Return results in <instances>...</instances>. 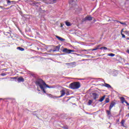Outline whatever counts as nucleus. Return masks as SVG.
<instances>
[{
    "label": "nucleus",
    "instance_id": "473e14b6",
    "mask_svg": "<svg viewBox=\"0 0 129 129\" xmlns=\"http://www.w3.org/2000/svg\"><path fill=\"white\" fill-rule=\"evenodd\" d=\"M121 35H122V38H125V35H124V34L121 33Z\"/></svg>",
    "mask_w": 129,
    "mask_h": 129
},
{
    "label": "nucleus",
    "instance_id": "2eb2a0df",
    "mask_svg": "<svg viewBox=\"0 0 129 129\" xmlns=\"http://www.w3.org/2000/svg\"><path fill=\"white\" fill-rule=\"evenodd\" d=\"M104 86L106 87L107 88H111V86H110L108 84L104 83Z\"/></svg>",
    "mask_w": 129,
    "mask_h": 129
},
{
    "label": "nucleus",
    "instance_id": "9b49d317",
    "mask_svg": "<svg viewBox=\"0 0 129 129\" xmlns=\"http://www.w3.org/2000/svg\"><path fill=\"white\" fill-rule=\"evenodd\" d=\"M29 73H30L29 74L31 75V76H33V77H34V78L38 79V75L33 73V72H29Z\"/></svg>",
    "mask_w": 129,
    "mask_h": 129
},
{
    "label": "nucleus",
    "instance_id": "7ed1b4c3",
    "mask_svg": "<svg viewBox=\"0 0 129 129\" xmlns=\"http://www.w3.org/2000/svg\"><path fill=\"white\" fill-rule=\"evenodd\" d=\"M70 88L72 90H77L80 88L81 84L79 82H74L69 85Z\"/></svg>",
    "mask_w": 129,
    "mask_h": 129
},
{
    "label": "nucleus",
    "instance_id": "c03bdc74",
    "mask_svg": "<svg viewBox=\"0 0 129 129\" xmlns=\"http://www.w3.org/2000/svg\"><path fill=\"white\" fill-rule=\"evenodd\" d=\"M71 2H72L73 3V0H71Z\"/></svg>",
    "mask_w": 129,
    "mask_h": 129
},
{
    "label": "nucleus",
    "instance_id": "412c9836",
    "mask_svg": "<svg viewBox=\"0 0 129 129\" xmlns=\"http://www.w3.org/2000/svg\"><path fill=\"white\" fill-rule=\"evenodd\" d=\"M49 1H50V2L49 3V4L53 5V4H55V3H56V1L57 0H49Z\"/></svg>",
    "mask_w": 129,
    "mask_h": 129
},
{
    "label": "nucleus",
    "instance_id": "2f4dec72",
    "mask_svg": "<svg viewBox=\"0 0 129 129\" xmlns=\"http://www.w3.org/2000/svg\"><path fill=\"white\" fill-rule=\"evenodd\" d=\"M7 4H8V5H10V4H11V1L8 0V1H7Z\"/></svg>",
    "mask_w": 129,
    "mask_h": 129
},
{
    "label": "nucleus",
    "instance_id": "58836bf2",
    "mask_svg": "<svg viewBox=\"0 0 129 129\" xmlns=\"http://www.w3.org/2000/svg\"><path fill=\"white\" fill-rule=\"evenodd\" d=\"M60 27H61V28H62V27H63V25H62V24H61Z\"/></svg>",
    "mask_w": 129,
    "mask_h": 129
},
{
    "label": "nucleus",
    "instance_id": "4468645a",
    "mask_svg": "<svg viewBox=\"0 0 129 129\" xmlns=\"http://www.w3.org/2000/svg\"><path fill=\"white\" fill-rule=\"evenodd\" d=\"M120 100H121V102L122 103H123L125 102H127L125 100V98L124 97H121V98H120Z\"/></svg>",
    "mask_w": 129,
    "mask_h": 129
},
{
    "label": "nucleus",
    "instance_id": "4be33fe9",
    "mask_svg": "<svg viewBox=\"0 0 129 129\" xmlns=\"http://www.w3.org/2000/svg\"><path fill=\"white\" fill-rule=\"evenodd\" d=\"M92 103H93V100H89V102H88L87 104H88V105L90 106L91 104H92Z\"/></svg>",
    "mask_w": 129,
    "mask_h": 129
},
{
    "label": "nucleus",
    "instance_id": "f704fd0d",
    "mask_svg": "<svg viewBox=\"0 0 129 129\" xmlns=\"http://www.w3.org/2000/svg\"><path fill=\"white\" fill-rule=\"evenodd\" d=\"M37 81H43V80L39 79L38 80H37Z\"/></svg>",
    "mask_w": 129,
    "mask_h": 129
},
{
    "label": "nucleus",
    "instance_id": "ddd939ff",
    "mask_svg": "<svg viewBox=\"0 0 129 129\" xmlns=\"http://www.w3.org/2000/svg\"><path fill=\"white\" fill-rule=\"evenodd\" d=\"M60 50V46H56L54 49L53 50V52H57Z\"/></svg>",
    "mask_w": 129,
    "mask_h": 129
},
{
    "label": "nucleus",
    "instance_id": "393cba45",
    "mask_svg": "<svg viewBox=\"0 0 129 129\" xmlns=\"http://www.w3.org/2000/svg\"><path fill=\"white\" fill-rule=\"evenodd\" d=\"M109 101H110L109 98H106V100H105V103H109Z\"/></svg>",
    "mask_w": 129,
    "mask_h": 129
},
{
    "label": "nucleus",
    "instance_id": "6ab92c4d",
    "mask_svg": "<svg viewBox=\"0 0 129 129\" xmlns=\"http://www.w3.org/2000/svg\"><path fill=\"white\" fill-rule=\"evenodd\" d=\"M105 98V95H104L102 97V98H101L99 100V101L100 102H102L104 101V99Z\"/></svg>",
    "mask_w": 129,
    "mask_h": 129
},
{
    "label": "nucleus",
    "instance_id": "b1692460",
    "mask_svg": "<svg viewBox=\"0 0 129 129\" xmlns=\"http://www.w3.org/2000/svg\"><path fill=\"white\" fill-rule=\"evenodd\" d=\"M108 56H110V57H114V56H115V54L114 53H108Z\"/></svg>",
    "mask_w": 129,
    "mask_h": 129
},
{
    "label": "nucleus",
    "instance_id": "dca6fc26",
    "mask_svg": "<svg viewBox=\"0 0 129 129\" xmlns=\"http://www.w3.org/2000/svg\"><path fill=\"white\" fill-rule=\"evenodd\" d=\"M117 74H118V73L117 72V71H113L112 73L113 76H117Z\"/></svg>",
    "mask_w": 129,
    "mask_h": 129
},
{
    "label": "nucleus",
    "instance_id": "0eeeda50",
    "mask_svg": "<svg viewBox=\"0 0 129 129\" xmlns=\"http://www.w3.org/2000/svg\"><path fill=\"white\" fill-rule=\"evenodd\" d=\"M62 52H63V53H67V54H70L71 52H74V50H71V49H68L67 48H64L62 50Z\"/></svg>",
    "mask_w": 129,
    "mask_h": 129
},
{
    "label": "nucleus",
    "instance_id": "72a5a7b5",
    "mask_svg": "<svg viewBox=\"0 0 129 129\" xmlns=\"http://www.w3.org/2000/svg\"><path fill=\"white\" fill-rule=\"evenodd\" d=\"M124 103H125V104H127V106H129V103H128V102H127L126 101V102H124Z\"/></svg>",
    "mask_w": 129,
    "mask_h": 129
},
{
    "label": "nucleus",
    "instance_id": "f03ea898",
    "mask_svg": "<svg viewBox=\"0 0 129 129\" xmlns=\"http://www.w3.org/2000/svg\"><path fill=\"white\" fill-rule=\"evenodd\" d=\"M73 79L74 80H86L87 81H104V80L100 78L98 79H94V78H86L84 79H72L70 78H66V80H69L70 81H72Z\"/></svg>",
    "mask_w": 129,
    "mask_h": 129
},
{
    "label": "nucleus",
    "instance_id": "79ce46f5",
    "mask_svg": "<svg viewBox=\"0 0 129 129\" xmlns=\"http://www.w3.org/2000/svg\"><path fill=\"white\" fill-rule=\"evenodd\" d=\"M127 40H129V38L128 37L127 38Z\"/></svg>",
    "mask_w": 129,
    "mask_h": 129
},
{
    "label": "nucleus",
    "instance_id": "a211bd4d",
    "mask_svg": "<svg viewBox=\"0 0 129 129\" xmlns=\"http://www.w3.org/2000/svg\"><path fill=\"white\" fill-rule=\"evenodd\" d=\"M17 49V50H19V51H25V48L21 47H18Z\"/></svg>",
    "mask_w": 129,
    "mask_h": 129
},
{
    "label": "nucleus",
    "instance_id": "4c0bfd02",
    "mask_svg": "<svg viewBox=\"0 0 129 129\" xmlns=\"http://www.w3.org/2000/svg\"><path fill=\"white\" fill-rule=\"evenodd\" d=\"M126 116L129 117V113H128L127 115H126Z\"/></svg>",
    "mask_w": 129,
    "mask_h": 129
},
{
    "label": "nucleus",
    "instance_id": "37998d69",
    "mask_svg": "<svg viewBox=\"0 0 129 129\" xmlns=\"http://www.w3.org/2000/svg\"><path fill=\"white\" fill-rule=\"evenodd\" d=\"M3 100V98H0V100Z\"/></svg>",
    "mask_w": 129,
    "mask_h": 129
},
{
    "label": "nucleus",
    "instance_id": "5701e85b",
    "mask_svg": "<svg viewBox=\"0 0 129 129\" xmlns=\"http://www.w3.org/2000/svg\"><path fill=\"white\" fill-rule=\"evenodd\" d=\"M99 47H100V45H98L97 47L93 48L92 49V51H96V50H98V49H100Z\"/></svg>",
    "mask_w": 129,
    "mask_h": 129
},
{
    "label": "nucleus",
    "instance_id": "39448f33",
    "mask_svg": "<svg viewBox=\"0 0 129 129\" xmlns=\"http://www.w3.org/2000/svg\"><path fill=\"white\" fill-rule=\"evenodd\" d=\"M87 21H89V22L92 21V17H91V16H87L85 18L82 20L83 22H87Z\"/></svg>",
    "mask_w": 129,
    "mask_h": 129
},
{
    "label": "nucleus",
    "instance_id": "7c9ffc66",
    "mask_svg": "<svg viewBox=\"0 0 129 129\" xmlns=\"http://www.w3.org/2000/svg\"><path fill=\"white\" fill-rule=\"evenodd\" d=\"M63 129H68V126H63V127H62Z\"/></svg>",
    "mask_w": 129,
    "mask_h": 129
},
{
    "label": "nucleus",
    "instance_id": "a19ab883",
    "mask_svg": "<svg viewBox=\"0 0 129 129\" xmlns=\"http://www.w3.org/2000/svg\"><path fill=\"white\" fill-rule=\"evenodd\" d=\"M24 16H25V17H27V16H28V15H24Z\"/></svg>",
    "mask_w": 129,
    "mask_h": 129
},
{
    "label": "nucleus",
    "instance_id": "a18cd8bd",
    "mask_svg": "<svg viewBox=\"0 0 129 129\" xmlns=\"http://www.w3.org/2000/svg\"><path fill=\"white\" fill-rule=\"evenodd\" d=\"M94 22H96V20H94Z\"/></svg>",
    "mask_w": 129,
    "mask_h": 129
},
{
    "label": "nucleus",
    "instance_id": "1a4fd4ad",
    "mask_svg": "<svg viewBox=\"0 0 129 129\" xmlns=\"http://www.w3.org/2000/svg\"><path fill=\"white\" fill-rule=\"evenodd\" d=\"M92 95H93V99L94 100H96L97 98H99V95L98 94H96L95 93H93V94H92Z\"/></svg>",
    "mask_w": 129,
    "mask_h": 129
},
{
    "label": "nucleus",
    "instance_id": "c756f323",
    "mask_svg": "<svg viewBox=\"0 0 129 129\" xmlns=\"http://www.w3.org/2000/svg\"><path fill=\"white\" fill-rule=\"evenodd\" d=\"M6 75H7V74H6V73H3L1 74L2 76H6Z\"/></svg>",
    "mask_w": 129,
    "mask_h": 129
},
{
    "label": "nucleus",
    "instance_id": "a878e982",
    "mask_svg": "<svg viewBox=\"0 0 129 129\" xmlns=\"http://www.w3.org/2000/svg\"><path fill=\"white\" fill-rule=\"evenodd\" d=\"M116 22H117V23H119L120 24H121V25H125V23L121 22L120 21H118L117 20H115Z\"/></svg>",
    "mask_w": 129,
    "mask_h": 129
},
{
    "label": "nucleus",
    "instance_id": "9d476101",
    "mask_svg": "<svg viewBox=\"0 0 129 129\" xmlns=\"http://www.w3.org/2000/svg\"><path fill=\"white\" fill-rule=\"evenodd\" d=\"M116 104V103L115 102H111V104L110 105V107H109V109L110 110H111L112 108H113V107L114 106V105Z\"/></svg>",
    "mask_w": 129,
    "mask_h": 129
},
{
    "label": "nucleus",
    "instance_id": "bb28decb",
    "mask_svg": "<svg viewBox=\"0 0 129 129\" xmlns=\"http://www.w3.org/2000/svg\"><path fill=\"white\" fill-rule=\"evenodd\" d=\"M100 50H102V49H104V50H107V47H102L101 48H100Z\"/></svg>",
    "mask_w": 129,
    "mask_h": 129
},
{
    "label": "nucleus",
    "instance_id": "20e7f679",
    "mask_svg": "<svg viewBox=\"0 0 129 129\" xmlns=\"http://www.w3.org/2000/svg\"><path fill=\"white\" fill-rule=\"evenodd\" d=\"M10 79H13V80H15V81H24V78L22 77L20 78L18 77H10Z\"/></svg>",
    "mask_w": 129,
    "mask_h": 129
},
{
    "label": "nucleus",
    "instance_id": "c9c22d12",
    "mask_svg": "<svg viewBox=\"0 0 129 129\" xmlns=\"http://www.w3.org/2000/svg\"><path fill=\"white\" fill-rule=\"evenodd\" d=\"M122 32H123V29H122V30H121V34H122Z\"/></svg>",
    "mask_w": 129,
    "mask_h": 129
},
{
    "label": "nucleus",
    "instance_id": "6e6552de",
    "mask_svg": "<svg viewBox=\"0 0 129 129\" xmlns=\"http://www.w3.org/2000/svg\"><path fill=\"white\" fill-rule=\"evenodd\" d=\"M66 65H70L71 67L73 68V67H75L76 66V62L75 61L70 63H66Z\"/></svg>",
    "mask_w": 129,
    "mask_h": 129
},
{
    "label": "nucleus",
    "instance_id": "f3484780",
    "mask_svg": "<svg viewBox=\"0 0 129 129\" xmlns=\"http://www.w3.org/2000/svg\"><path fill=\"white\" fill-rule=\"evenodd\" d=\"M66 25L67 26V27H70L71 26V23L68 21H66Z\"/></svg>",
    "mask_w": 129,
    "mask_h": 129
},
{
    "label": "nucleus",
    "instance_id": "cd10ccee",
    "mask_svg": "<svg viewBox=\"0 0 129 129\" xmlns=\"http://www.w3.org/2000/svg\"><path fill=\"white\" fill-rule=\"evenodd\" d=\"M110 110H107V111H106V112H107V113H108V115H110L111 114Z\"/></svg>",
    "mask_w": 129,
    "mask_h": 129
},
{
    "label": "nucleus",
    "instance_id": "e433bc0d",
    "mask_svg": "<svg viewBox=\"0 0 129 129\" xmlns=\"http://www.w3.org/2000/svg\"><path fill=\"white\" fill-rule=\"evenodd\" d=\"M12 3H13V4H16V2L15 1H12Z\"/></svg>",
    "mask_w": 129,
    "mask_h": 129
},
{
    "label": "nucleus",
    "instance_id": "c85d7f7f",
    "mask_svg": "<svg viewBox=\"0 0 129 129\" xmlns=\"http://www.w3.org/2000/svg\"><path fill=\"white\" fill-rule=\"evenodd\" d=\"M125 34H126V35H127L128 36H129V31H124Z\"/></svg>",
    "mask_w": 129,
    "mask_h": 129
},
{
    "label": "nucleus",
    "instance_id": "f8f14e48",
    "mask_svg": "<svg viewBox=\"0 0 129 129\" xmlns=\"http://www.w3.org/2000/svg\"><path fill=\"white\" fill-rule=\"evenodd\" d=\"M55 37L59 41H61V42H63V41H65V39H63L62 37H59L58 36L56 35Z\"/></svg>",
    "mask_w": 129,
    "mask_h": 129
},
{
    "label": "nucleus",
    "instance_id": "aec40b11",
    "mask_svg": "<svg viewBox=\"0 0 129 129\" xmlns=\"http://www.w3.org/2000/svg\"><path fill=\"white\" fill-rule=\"evenodd\" d=\"M124 123H125V120L124 119H122L121 121V126L124 127Z\"/></svg>",
    "mask_w": 129,
    "mask_h": 129
},
{
    "label": "nucleus",
    "instance_id": "ea45409f",
    "mask_svg": "<svg viewBox=\"0 0 129 129\" xmlns=\"http://www.w3.org/2000/svg\"><path fill=\"white\" fill-rule=\"evenodd\" d=\"M1 9H3V7L0 6Z\"/></svg>",
    "mask_w": 129,
    "mask_h": 129
},
{
    "label": "nucleus",
    "instance_id": "423d86ee",
    "mask_svg": "<svg viewBox=\"0 0 129 129\" xmlns=\"http://www.w3.org/2000/svg\"><path fill=\"white\" fill-rule=\"evenodd\" d=\"M66 89H62L61 91H60V95L58 97V98H60L61 97H62L63 96H64V95L66 94L68 95V94L66 93Z\"/></svg>",
    "mask_w": 129,
    "mask_h": 129
},
{
    "label": "nucleus",
    "instance_id": "f257e3e1",
    "mask_svg": "<svg viewBox=\"0 0 129 129\" xmlns=\"http://www.w3.org/2000/svg\"><path fill=\"white\" fill-rule=\"evenodd\" d=\"M35 84L36 85H38V86H39L40 89H41L44 93H46L44 87H47V88H54V87L52 86H48L44 81H36Z\"/></svg>",
    "mask_w": 129,
    "mask_h": 129
}]
</instances>
